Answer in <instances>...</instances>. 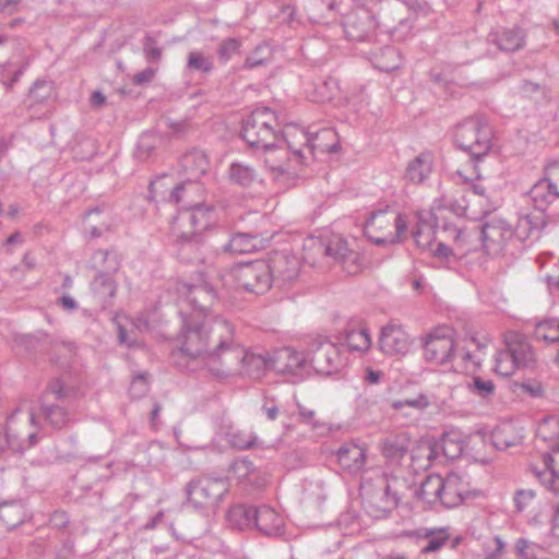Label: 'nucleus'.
<instances>
[{
	"mask_svg": "<svg viewBox=\"0 0 559 559\" xmlns=\"http://www.w3.org/2000/svg\"><path fill=\"white\" fill-rule=\"evenodd\" d=\"M478 197L462 203L456 201L450 207L436 201L430 210L416 213L417 226L414 239L419 248L443 263L464 262L465 264L481 261L480 237L476 228L465 224L462 217L476 218L481 214L476 205L481 204L480 195L484 188L474 186Z\"/></svg>",
	"mask_w": 559,
	"mask_h": 559,
	"instance_id": "f257e3e1",
	"label": "nucleus"
},
{
	"mask_svg": "<svg viewBox=\"0 0 559 559\" xmlns=\"http://www.w3.org/2000/svg\"><path fill=\"white\" fill-rule=\"evenodd\" d=\"M490 343L488 334L477 331L457 342L451 328L438 326L424 335L423 357L431 365L443 366L457 356L463 370L466 373H474L485 360Z\"/></svg>",
	"mask_w": 559,
	"mask_h": 559,
	"instance_id": "f03ea898",
	"label": "nucleus"
},
{
	"mask_svg": "<svg viewBox=\"0 0 559 559\" xmlns=\"http://www.w3.org/2000/svg\"><path fill=\"white\" fill-rule=\"evenodd\" d=\"M277 152H271L267 167L276 179L297 178L311 160L310 133L296 122L282 128Z\"/></svg>",
	"mask_w": 559,
	"mask_h": 559,
	"instance_id": "7ed1b4c3",
	"label": "nucleus"
},
{
	"mask_svg": "<svg viewBox=\"0 0 559 559\" xmlns=\"http://www.w3.org/2000/svg\"><path fill=\"white\" fill-rule=\"evenodd\" d=\"M231 334L225 322H204L186 331L181 349L188 356L204 359L211 371L221 374L223 352L228 348Z\"/></svg>",
	"mask_w": 559,
	"mask_h": 559,
	"instance_id": "20e7f679",
	"label": "nucleus"
},
{
	"mask_svg": "<svg viewBox=\"0 0 559 559\" xmlns=\"http://www.w3.org/2000/svg\"><path fill=\"white\" fill-rule=\"evenodd\" d=\"M274 272L290 280L297 274V262L295 259L281 257L272 267L269 262L258 260L233 267L230 276L238 286L255 294H262L270 289Z\"/></svg>",
	"mask_w": 559,
	"mask_h": 559,
	"instance_id": "39448f33",
	"label": "nucleus"
},
{
	"mask_svg": "<svg viewBox=\"0 0 559 559\" xmlns=\"http://www.w3.org/2000/svg\"><path fill=\"white\" fill-rule=\"evenodd\" d=\"M455 141L474 157H485L495 148L497 138L493 128L485 118L468 117L456 126Z\"/></svg>",
	"mask_w": 559,
	"mask_h": 559,
	"instance_id": "423d86ee",
	"label": "nucleus"
},
{
	"mask_svg": "<svg viewBox=\"0 0 559 559\" xmlns=\"http://www.w3.org/2000/svg\"><path fill=\"white\" fill-rule=\"evenodd\" d=\"M273 112L269 107H259L247 119L242 128V136L248 145L263 153L264 163L267 166V157L271 152H277L280 139L273 130Z\"/></svg>",
	"mask_w": 559,
	"mask_h": 559,
	"instance_id": "0eeeda50",
	"label": "nucleus"
},
{
	"mask_svg": "<svg viewBox=\"0 0 559 559\" xmlns=\"http://www.w3.org/2000/svg\"><path fill=\"white\" fill-rule=\"evenodd\" d=\"M407 229L405 215L391 209L373 212L365 224L366 236L374 243H395Z\"/></svg>",
	"mask_w": 559,
	"mask_h": 559,
	"instance_id": "6e6552de",
	"label": "nucleus"
},
{
	"mask_svg": "<svg viewBox=\"0 0 559 559\" xmlns=\"http://www.w3.org/2000/svg\"><path fill=\"white\" fill-rule=\"evenodd\" d=\"M192 198V201L188 199L180 200V202L186 201L190 206L178 216L174 226V233L185 240H191L195 236L201 235L215 222L214 211L198 202L192 205L191 203L199 199L198 197Z\"/></svg>",
	"mask_w": 559,
	"mask_h": 559,
	"instance_id": "1a4fd4ad",
	"label": "nucleus"
},
{
	"mask_svg": "<svg viewBox=\"0 0 559 559\" xmlns=\"http://www.w3.org/2000/svg\"><path fill=\"white\" fill-rule=\"evenodd\" d=\"M182 166L188 175V180L175 187L169 195V198L177 203L180 202L181 199L192 201V197L202 198L203 189L197 180L207 171L209 159L204 153L194 152L183 157Z\"/></svg>",
	"mask_w": 559,
	"mask_h": 559,
	"instance_id": "9d476101",
	"label": "nucleus"
},
{
	"mask_svg": "<svg viewBox=\"0 0 559 559\" xmlns=\"http://www.w3.org/2000/svg\"><path fill=\"white\" fill-rule=\"evenodd\" d=\"M227 491L228 485L224 479L211 477L193 480L187 489L188 500L193 507L212 511Z\"/></svg>",
	"mask_w": 559,
	"mask_h": 559,
	"instance_id": "9b49d317",
	"label": "nucleus"
},
{
	"mask_svg": "<svg viewBox=\"0 0 559 559\" xmlns=\"http://www.w3.org/2000/svg\"><path fill=\"white\" fill-rule=\"evenodd\" d=\"M376 13L380 19L378 24L388 28L397 39H402L412 29V13L402 2L383 0Z\"/></svg>",
	"mask_w": 559,
	"mask_h": 559,
	"instance_id": "f8f14e48",
	"label": "nucleus"
},
{
	"mask_svg": "<svg viewBox=\"0 0 559 559\" xmlns=\"http://www.w3.org/2000/svg\"><path fill=\"white\" fill-rule=\"evenodd\" d=\"M376 12L368 9H355L344 20L343 27L348 39L354 41L376 43L378 26Z\"/></svg>",
	"mask_w": 559,
	"mask_h": 559,
	"instance_id": "ddd939ff",
	"label": "nucleus"
},
{
	"mask_svg": "<svg viewBox=\"0 0 559 559\" xmlns=\"http://www.w3.org/2000/svg\"><path fill=\"white\" fill-rule=\"evenodd\" d=\"M267 367V361L260 355L249 354L241 346H228L223 352L221 373L247 372L253 374Z\"/></svg>",
	"mask_w": 559,
	"mask_h": 559,
	"instance_id": "4468645a",
	"label": "nucleus"
},
{
	"mask_svg": "<svg viewBox=\"0 0 559 559\" xmlns=\"http://www.w3.org/2000/svg\"><path fill=\"white\" fill-rule=\"evenodd\" d=\"M476 233L480 237L481 260L489 254L499 252L511 236V230L506 222L496 217L487 221L480 229H476Z\"/></svg>",
	"mask_w": 559,
	"mask_h": 559,
	"instance_id": "2eb2a0df",
	"label": "nucleus"
},
{
	"mask_svg": "<svg viewBox=\"0 0 559 559\" xmlns=\"http://www.w3.org/2000/svg\"><path fill=\"white\" fill-rule=\"evenodd\" d=\"M23 48L16 38L0 37V69H5L12 76L3 84L10 88L23 73Z\"/></svg>",
	"mask_w": 559,
	"mask_h": 559,
	"instance_id": "dca6fc26",
	"label": "nucleus"
},
{
	"mask_svg": "<svg viewBox=\"0 0 559 559\" xmlns=\"http://www.w3.org/2000/svg\"><path fill=\"white\" fill-rule=\"evenodd\" d=\"M379 346L388 356H405L413 347L408 333L397 324H388L381 331Z\"/></svg>",
	"mask_w": 559,
	"mask_h": 559,
	"instance_id": "f3484780",
	"label": "nucleus"
},
{
	"mask_svg": "<svg viewBox=\"0 0 559 559\" xmlns=\"http://www.w3.org/2000/svg\"><path fill=\"white\" fill-rule=\"evenodd\" d=\"M306 251V259L311 260L312 252L324 253L340 261L348 251V242L340 235H331L323 243L319 238L310 237L304 247Z\"/></svg>",
	"mask_w": 559,
	"mask_h": 559,
	"instance_id": "a211bd4d",
	"label": "nucleus"
},
{
	"mask_svg": "<svg viewBox=\"0 0 559 559\" xmlns=\"http://www.w3.org/2000/svg\"><path fill=\"white\" fill-rule=\"evenodd\" d=\"M371 47L365 50V56L370 60L374 68L380 71L390 72L401 66V55L399 50L391 45H379V39L371 43Z\"/></svg>",
	"mask_w": 559,
	"mask_h": 559,
	"instance_id": "6ab92c4d",
	"label": "nucleus"
},
{
	"mask_svg": "<svg viewBox=\"0 0 559 559\" xmlns=\"http://www.w3.org/2000/svg\"><path fill=\"white\" fill-rule=\"evenodd\" d=\"M471 493V485L462 475L451 473L443 478L442 504L445 507L460 506Z\"/></svg>",
	"mask_w": 559,
	"mask_h": 559,
	"instance_id": "aec40b11",
	"label": "nucleus"
},
{
	"mask_svg": "<svg viewBox=\"0 0 559 559\" xmlns=\"http://www.w3.org/2000/svg\"><path fill=\"white\" fill-rule=\"evenodd\" d=\"M525 32L519 26L500 27L489 33L488 40L501 51L514 52L525 45Z\"/></svg>",
	"mask_w": 559,
	"mask_h": 559,
	"instance_id": "412c9836",
	"label": "nucleus"
},
{
	"mask_svg": "<svg viewBox=\"0 0 559 559\" xmlns=\"http://www.w3.org/2000/svg\"><path fill=\"white\" fill-rule=\"evenodd\" d=\"M469 437L459 429L444 432L437 442L438 454L442 453L448 459L459 457L467 447Z\"/></svg>",
	"mask_w": 559,
	"mask_h": 559,
	"instance_id": "4be33fe9",
	"label": "nucleus"
},
{
	"mask_svg": "<svg viewBox=\"0 0 559 559\" xmlns=\"http://www.w3.org/2000/svg\"><path fill=\"white\" fill-rule=\"evenodd\" d=\"M309 361L321 374H332L337 369L338 354L335 346L331 343H322L313 353Z\"/></svg>",
	"mask_w": 559,
	"mask_h": 559,
	"instance_id": "5701e85b",
	"label": "nucleus"
},
{
	"mask_svg": "<svg viewBox=\"0 0 559 559\" xmlns=\"http://www.w3.org/2000/svg\"><path fill=\"white\" fill-rule=\"evenodd\" d=\"M344 337L350 350L367 352L371 347L370 333L359 320H350L347 323Z\"/></svg>",
	"mask_w": 559,
	"mask_h": 559,
	"instance_id": "b1692460",
	"label": "nucleus"
},
{
	"mask_svg": "<svg viewBox=\"0 0 559 559\" xmlns=\"http://www.w3.org/2000/svg\"><path fill=\"white\" fill-rule=\"evenodd\" d=\"M432 170L431 155L421 153L407 164L404 177L408 182L419 185L431 176Z\"/></svg>",
	"mask_w": 559,
	"mask_h": 559,
	"instance_id": "393cba45",
	"label": "nucleus"
},
{
	"mask_svg": "<svg viewBox=\"0 0 559 559\" xmlns=\"http://www.w3.org/2000/svg\"><path fill=\"white\" fill-rule=\"evenodd\" d=\"M412 444L411 436L406 432L385 438L381 443V453L392 461L402 460Z\"/></svg>",
	"mask_w": 559,
	"mask_h": 559,
	"instance_id": "a878e982",
	"label": "nucleus"
},
{
	"mask_svg": "<svg viewBox=\"0 0 559 559\" xmlns=\"http://www.w3.org/2000/svg\"><path fill=\"white\" fill-rule=\"evenodd\" d=\"M254 526L266 535H273L282 531L284 520L274 509L262 506L255 510Z\"/></svg>",
	"mask_w": 559,
	"mask_h": 559,
	"instance_id": "bb28decb",
	"label": "nucleus"
},
{
	"mask_svg": "<svg viewBox=\"0 0 559 559\" xmlns=\"http://www.w3.org/2000/svg\"><path fill=\"white\" fill-rule=\"evenodd\" d=\"M309 360V356L293 348H284L275 354L273 367L281 372H293L302 367Z\"/></svg>",
	"mask_w": 559,
	"mask_h": 559,
	"instance_id": "cd10ccee",
	"label": "nucleus"
},
{
	"mask_svg": "<svg viewBox=\"0 0 559 559\" xmlns=\"http://www.w3.org/2000/svg\"><path fill=\"white\" fill-rule=\"evenodd\" d=\"M337 461L344 469L359 472L366 464V451L356 444L345 445L338 450Z\"/></svg>",
	"mask_w": 559,
	"mask_h": 559,
	"instance_id": "c85d7f7f",
	"label": "nucleus"
},
{
	"mask_svg": "<svg viewBox=\"0 0 559 559\" xmlns=\"http://www.w3.org/2000/svg\"><path fill=\"white\" fill-rule=\"evenodd\" d=\"M491 439L497 449L504 450L519 444L523 439V435L513 424L504 423L493 429Z\"/></svg>",
	"mask_w": 559,
	"mask_h": 559,
	"instance_id": "c756f323",
	"label": "nucleus"
},
{
	"mask_svg": "<svg viewBox=\"0 0 559 559\" xmlns=\"http://www.w3.org/2000/svg\"><path fill=\"white\" fill-rule=\"evenodd\" d=\"M311 156L316 153H334L340 148V140L335 130L325 128L310 134Z\"/></svg>",
	"mask_w": 559,
	"mask_h": 559,
	"instance_id": "7c9ffc66",
	"label": "nucleus"
},
{
	"mask_svg": "<svg viewBox=\"0 0 559 559\" xmlns=\"http://www.w3.org/2000/svg\"><path fill=\"white\" fill-rule=\"evenodd\" d=\"M512 352V357L515 362L516 371L520 369L530 368L535 362V354L532 346L521 340L519 336L508 338Z\"/></svg>",
	"mask_w": 559,
	"mask_h": 559,
	"instance_id": "2f4dec72",
	"label": "nucleus"
},
{
	"mask_svg": "<svg viewBox=\"0 0 559 559\" xmlns=\"http://www.w3.org/2000/svg\"><path fill=\"white\" fill-rule=\"evenodd\" d=\"M550 448L551 450L543 455V467L537 473L542 481L552 489L555 479L559 478V447Z\"/></svg>",
	"mask_w": 559,
	"mask_h": 559,
	"instance_id": "473e14b6",
	"label": "nucleus"
},
{
	"mask_svg": "<svg viewBox=\"0 0 559 559\" xmlns=\"http://www.w3.org/2000/svg\"><path fill=\"white\" fill-rule=\"evenodd\" d=\"M255 510L252 507L236 504L228 509L226 519L236 528H250L254 526Z\"/></svg>",
	"mask_w": 559,
	"mask_h": 559,
	"instance_id": "72a5a7b5",
	"label": "nucleus"
},
{
	"mask_svg": "<svg viewBox=\"0 0 559 559\" xmlns=\"http://www.w3.org/2000/svg\"><path fill=\"white\" fill-rule=\"evenodd\" d=\"M404 536L427 538L429 540L428 545L421 549V552L430 554L441 549L442 546L448 542L450 534L445 528L441 527L426 530L424 533L406 532L404 533Z\"/></svg>",
	"mask_w": 559,
	"mask_h": 559,
	"instance_id": "f704fd0d",
	"label": "nucleus"
},
{
	"mask_svg": "<svg viewBox=\"0 0 559 559\" xmlns=\"http://www.w3.org/2000/svg\"><path fill=\"white\" fill-rule=\"evenodd\" d=\"M419 498L428 504L440 501L443 496V478L440 475H430L420 486Z\"/></svg>",
	"mask_w": 559,
	"mask_h": 559,
	"instance_id": "c9c22d12",
	"label": "nucleus"
},
{
	"mask_svg": "<svg viewBox=\"0 0 559 559\" xmlns=\"http://www.w3.org/2000/svg\"><path fill=\"white\" fill-rule=\"evenodd\" d=\"M263 247V241L248 234L234 235L227 246L226 250L230 253L242 254L251 253Z\"/></svg>",
	"mask_w": 559,
	"mask_h": 559,
	"instance_id": "e433bc0d",
	"label": "nucleus"
},
{
	"mask_svg": "<svg viewBox=\"0 0 559 559\" xmlns=\"http://www.w3.org/2000/svg\"><path fill=\"white\" fill-rule=\"evenodd\" d=\"M483 158L484 157H474L471 155L467 159L460 163L456 169V176L462 183L474 182L484 176L481 169Z\"/></svg>",
	"mask_w": 559,
	"mask_h": 559,
	"instance_id": "4c0bfd02",
	"label": "nucleus"
},
{
	"mask_svg": "<svg viewBox=\"0 0 559 559\" xmlns=\"http://www.w3.org/2000/svg\"><path fill=\"white\" fill-rule=\"evenodd\" d=\"M555 197L558 195L554 193L552 188L544 179L536 182L530 191V199L538 211H545Z\"/></svg>",
	"mask_w": 559,
	"mask_h": 559,
	"instance_id": "58836bf2",
	"label": "nucleus"
},
{
	"mask_svg": "<svg viewBox=\"0 0 559 559\" xmlns=\"http://www.w3.org/2000/svg\"><path fill=\"white\" fill-rule=\"evenodd\" d=\"M437 456V442L436 439L431 437L420 439L412 454L413 461L417 462L423 467L428 466Z\"/></svg>",
	"mask_w": 559,
	"mask_h": 559,
	"instance_id": "ea45409f",
	"label": "nucleus"
},
{
	"mask_svg": "<svg viewBox=\"0 0 559 559\" xmlns=\"http://www.w3.org/2000/svg\"><path fill=\"white\" fill-rule=\"evenodd\" d=\"M28 99L33 103L43 104L56 100V90L51 81L37 80L28 92Z\"/></svg>",
	"mask_w": 559,
	"mask_h": 559,
	"instance_id": "a19ab883",
	"label": "nucleus"
},
{
	"mask_svg": "<svg viewBox=\"0 0 559 559\" xmlns=\"http://www.w3.org/2000/svg\"><path fill=\"white\" fill-rule=\"evenodd\" d=\"M537 436L550 447L559 448V419L548 417L537 428Z\"/></svg>",
	"mask_w": 559,
	"mask_h": 559,
	"instance_id": "79ce46f5",
	"label": "nucleus"
},
{
	"mask_svg": "<svg viewBox=\"0 0 559 559\" xmlns=\"http://www.w3.org/2000/svg\"><path fill=\"white\" fill-rule=\"evenodd\" d=\"M493 369L502 377H510L516 372L509 341H507V347L496 355Z\"/></svg>",
	"mask_w": 559,
	"mask_h": 559,
	"instance_id": "37998d69",
	"label": "nucleus"
},
{
	"mask_svg": "<svg viewBox=\"0 0 559 559\" xmlns=\"http://www.w3.org/2000/svg\"><path fill=\"white\" fill-rule=\"evenodd\" d=\"M535 335L538 340L548 343L559 342V320L547 319L539 322L536 325Z\"/></svg>",
	"mask_w": 559,
	"mask_h": 559,
	"instance_id": "c03bdc74",
	"label": "nucleus"
},
{
	"mask_svg": "<svg viewBox=\"0 0 559 559\" xmlns=\"http://www.w3.org/2000/svg\"><path fill=\"white\" fill-rule=\"evenodd\" d=\"M229 179L241 186L249 185L254 179V170L248 166L235 163L230 166L228 173Z\"/></svg>",
	"mask_w": 559,
	"mask_h": 559,
	"instance_id": "a18cd8bd",
	"label": "nucleus"
},
{
	"mask_svg": "<svg viewBox=\"0 0 559 559\" xmlns=\"http://www.w3.org/2000/svg\"><path fill=\"white\" fill-rule=\"evenodd\" d=\"M340 263L342 264L343 270L350 275L358 274L365 265L364 258L354 249L348 251L340 260Z\"/></svg>",
	"mask_w": 559,
	"mask_h": 559,
	"instance_id": "49530a36",
	"label": "nucleus"
},
{
	"mask_svg": "<svg viewBox=\"0 0 559 559\" xmlns=\"http://www.w3.org/2000/svg\"><path fill=\"white\" fill-rule=\"evenodd\" d=\"M468 389L476 395L480 397H488L495 394L496 386L493 382L489 379H484L481 377L475 376L472 378V381L468 383Z\"/></svg>",
	"mask_w": 559,
	"mask_h": 559,
	"instance_id": "de8ad7c7",
	"label": "nucleus"
},
{
	"mask_svg": "<svg viewBox=\"0 0 559 559\" xmlns=\"http://www.w3.org/2000/svg\"><path fill=\"white\" fill-rule=\"evenodd\" d=\"M516 548L521 555V559H548V554L545 549L537 545L530 544L525 539L519 540Z\"/></svg>",
	"mask_w": 559,
	"mask_h": 559,
	"instance_id": "09e8293b",
	"label": "nucleus"
},
{
	"mask_svg": "<svg viewBox=\"0 0 559 559\" xmlns=\"http://www.w3.org/2000/svg\"><path fill=\"white\" fill-rule=\"evenodd\" d=\"M187 67L190 70L209 73L213 70V62L209 57H205L202 52L191 51L188 55Z\"/></svg>",
	"mask_w": 559,
	"mask_h": 559,
	"instance_id": "8fccbe9b",
	"label": "nucleus"
},
{
	"mask_svg": "<svg viewBox=\"0 0 559 559\" xmlns=\"http://www.w3.org/2000/svg\"><path fill=\"white\" fill-rule=\"evenodd\" d=\"M240 47V41L236 38H227L223 40L217 49L218 58L223 62H227Z\"/></svg>",
	"mask_w": 559,
	"mask_h": 559,
	"instance_id": "3c124183",
	"label": "nucleus"
},
{
	"mask_svg": "<svg viewBox=\"0 0 559 559\" xmlns=\"http://www.w3.org/2000/svg\"><path fill=\"white\" fill-rule=\"evenodd\" d=\"M338 7L337 0H311L312 11L322 17H328Z\"/></svg>",
	"mask_w": 559,
	"mask_h": 559,
	"instance_id": "603ef678",
	"label": "nucleus"
},
{
	"mask_svg": "<svg viewBox=\"0 0 559 559\" xmlns=\"http://www.w3.org/2000/svg\"><path fill=\"white\" fill-rule=\"evenodd\" d=\"M544 180L552 188L554 193L559 197V162L550 163L546 167Z\"/></svg>",
	"mask_w": 559,
	"mask_h": 559,
	"instance_id": "864d4df0",
	"label": "nucleus"
},
{
	"mask_svg": "<svg viewBox=\"0 0 559 559\" xmlns=\"http://www.w3.org/2000/svg\"><path fill=\"white\" fill-rule=\"evenodd\" d=\"M46 417L49 423L56 427L63 426L68 420L67 412L59 406H52L47 409Z\"/></svg>",
	"mask_w": 559,
	"mask_h": 559,
	"instance_id": "5fc2aeb1",
	"label": "nucleus"
},
{
	"mask_svg": "<svg viewBox=\"0 0 559 559\" xmlns=\"http://www.w3.org/2000/svg\"><path fill=\"white\" fill-rule=\"evenodd\" d=\"M263 50H266V48L257 47L255 50L247 57L245 61V68L246 69H253L260 66H264L269 62V56H262L261 52Z\"/></svg>",
	"mask_w": 559,
	"mask_h": 559,
	"instance_id": "6e6d98bb",
	"label": "nucleus"
},
{
	"mask_svg": "<svg viewBox=\"0 0 559 559\" xmlns=\"http://www.w3.org/2000/svg\"><path fill=\"white\" fill-rule=\"evenodd\" d=\"M515 503L520 511H523L535 503V492L533 490H520L515 497Z\"/></svg>",
	"mask_w": 559,
	"mask_h": 559,
	"instance_id": "4d7b16f0",
	"label": "nucleus"
},
{
	"mask_svg": "<svg viewBox=\"0 0 559 559\" xmlns=\"http://www.w3.org/2000/svg\"><path fill=\"white\" fill-rule=\"evenodd\" d=\"M230 442L235 448L248 449L253 444L254 438L249 432H238L231 436Z\"/></svg>",
	"mask_w": 559,
	"mask_h": 559,
	"instance_id": "13d9d810",
	"label": "nucleus"
},
{
	"mask_svg": "<svg viewBox=\"0 0 559 559\" xmlns=\"http://www.w3.org/2000/svg\"><path fill=\"white\" fill-rule=\"evenodd\" d=\"M280 16L282 21L289 26H293L298 22L296 7L290 3H286L281 7Z\"/></svg>",
	"mask_w": 559,
	"mask_h": 559,
	"instance_id": "bf43d9fd",
	"label": "nucleus"
},
{
	"mask_svg": "<svg viewBox=\"0 0 559 559\" xmlns=\"http://www.w3.org/2000/svg\"><path fill=\"white\" fill-rule=\"evenodd\" d=\"M366 86H354L348 94L345 96L347 103H365L369 102V97L366 95Z\"/></svg>",
	"mask_w": 559,
	"mask_h": 559,
	"instance_id": "052dcab7",
	"label": "nucleus"
},
{
	"mask_svg": "<svg viewBox=\"0 0 559 559\" xmlns=\"http://www.w3.org/2000/svg\"><path fill=\"white\" fill-rule=\"evenodd\" d=\"M156 74V70L152 67H147L144 70L135 73L132 78V82L136 85H145L152 82Z\"/></svg>",
	"mask_w": 559,
	"mask_h": 559,
	"instance_id": "680f3d73",
	"label": "nucleus"
},
{
	"mask_svg": "<svg viewBox=\"0 0 559 559\" xmlns=\"http://www.w3.org/2000/svg\"><path fill=\"white\" fill-rule=\"evenodd\" d=\"M143 50L150 60H159L162 56V50L155 46V40L151 36L145 37Z\"/></svg>",
	"mask_w": 559,
	"mask_h": 559,
	"instance_id": "e2e57ef3",
	"label": "nucleus"
},
{
	"mask_svg": "<svg viewBox=\"0 0 559 559\" xmlns=\"http://www.w3.org/2000/svg\"><path fill=\"white\" fill-rule=\"evenodd\" d=\"M405 403L407 404V407H412L418 411L426 409L430 404L428 397L424 394H420L413 399H407L405 400Z\"/></svg>",
	"mask_w": 559,
	"mask_h": 559,
	"instance_id": "0e129e2a",
	"label": "nucleus"
},
{
	"mask_svg": "<svg viewBox=\"0 0 559 559\" xmlns=\"http://www.w3.org/2000/svg\"><path fill=\"white\" fill-rule=\"evenodd\" d=\"M429 76L436 84L448 87L449 81L444 69L432 68L429 72Z\"/></svg>",
	"mask_w": 559,
	"mask_h": 559,
	"instance_id": "69168bd1",
	"label": "nucleus"
},
{
	"mask_svg": "<svg viewBox=\"0 0 559 559\" xmlns=\"http://www.w3.org/2000/svg\"><path fill=\"white\" fill-rule=\"evenodd\" d=\"M356 9H368L371 12H376L383 0H350Z\"/></svg>",
	"mask_w": 559,
	"mask_h": 559,
	"instance_id": "338daca9",
	"label": "nucleus"
},
{
	"mask_svg": "<svg viewBox=\"0 0 559 559\" xmlns=\"http://www.w3.org/2000/svg\"><path fill=\"white\" fill-rule=\"evenodd\" d=\"M21 0H0V12L11 15L16 12Z\"/></svg>",
	"mask_w": 559,
	"mask_h": 559,
	"instance_id": "774afa93",
	"label": "nucleus"
}]
</instances>
